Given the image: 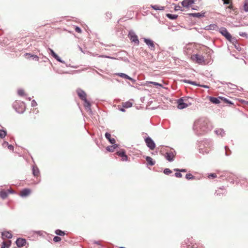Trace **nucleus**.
<instances>
[{"mask_svg": "<svg viewBox=\"0 0 248 248\" xmlns=\"http://www.w3.org/2000/svg\"><path fill=\"white\" fill-rule=\"evenodd\" d=\"M10 192H11V191L9 189L7 190H1L0 191V197L2 199H5L7 197L8 193Z\"/></svg>", "mask_w": 248, "mask_h": 248, "instance_id": "2eb2a0df", "label": "nucleus"}, {"mask_svg": "<svg viewBox=\"0 0 248 248\" xmlns=\"http://www.w3.org/2000/svg\"><path fill=\"white\" fill-rule=\"evenodd\" d=\"M220 100H222L225 103L230 104H233L231 101L227 100L226 98L223 97H218L217 98L214 97H210V101L214 104H219L220 103Z\"/></svg>", "mask_w": 248, "mask_h": 248, "instance_id": "423d86ee", "label": "nucleus"}, {"mask_svg": "<svg viewBox=\"0 0 248 248\" xmlns=\"http://www.w3.org/2000/svg\"><path fill=\"white\" fill-rule=\"evenodd\" d=\"M55 233L60 236H63L65 234V232L60 230H56Z\"/></svg>", "mask_w": 248, "mask_h": 248, "instance_id": "72a5a7b5", "label": "nucleus"}, {"mask_svg": "<svg viewBox=\"0 0 248 248\" xmlns=\"http://www.w3.org/2000/svg\"><path fill=\"white\" fill-rule=\"evenodd\" d=\"M49 50L50 51L51 55L53 56V57L55 59H56L57 60L60 62L61 60H60V58L59 57V56L58 55H57L52 49L49 48Z\"/></svg>", "mask_w": 248, "mask_h": 248, "instance_id": "393cba45", "label": "nucleus"}, {"mask_svg": "<svg viewBox=\"0 0 248 248\" xmlns=\"http://www.w3.org/2000/svg\"><path fill=\"white\" fill-rule=\"evenodd\" d=\"M175 176L177 178H181L182 177V174L179 171L175 173Z\"/></svg>", "mask_w": 248, "mask_h": 248, "instance_id": "37998d69", "label": "nucleus"}, {"mask_svg": "<svg viewBox=\"0 0 248 248\" xmlns=\"http://www.w3.org/2000/svg\"><path fill=\"white\" fill-rule=\"evenodd\" d=\"M10 245V241L8 242H3L1 248H8Z\"/></svg>", "mask_w": 248, "mask_h": 248, "instance_id": "473e14b6", "label": "nucleus"}, {"mask_svg": "<svg viewBox=\"0 0 248 248\" xmlns=\"http://www.w3.org/2000/svg\"><path fill=\"white\" fill-rule=\"evenodd\" d=\"M227 149H228V147H225V150H227Z\"/></svg>", "mask_w": 248, "mask_h": 248, "instance_id": "5fc2aeb1", "label": "nucleus"}, {"mask_svg": "<svg viewBox=\"0 0 248 248\" xmlns=\"http://www.w3.org/2000/svg\"><path fill=\"white\" fill-rule=\"evenodd\" d=\"M147 84H152L156 86L157 87H163L162 85L161 84H160L159 83L156 82H153V81H147Z\"/></svg>", "mask_w": 248, "mask_h": 248, "instance_id": "bb28decb", "label": "nucleus"}, {"mask_svg": "<svg viewBox=\"0 0 248 248\" xmlns=\"http://www.w3.org/2000/svg\"><path fill=\"white\" fill-rule=\"evenodd\" d=\"M244 10L246 12H248V0H245V1Z\"/></svg>", "mask_w": 248, "mask_h": 248, "instance_id": "c9c22d12", "label": "nucleus"}, {"mask_svg": "<svg viewBox=\"0 0 248 248\" xmlns=\"http://www.w3.org/2000/svg\"><path fill=\"white\" fill-rule=\"evenodd\" d=\"M164 173L165 174H167V175H169L170 174V173H172V171L170 170L169 169H165L164 170Z\"/></svg>", "mask_w": 248, "mask_h": 248, "instance_id": "4c0bfd02", "label": "nucleus"}, {"mask_svg": "<svg viewBox=\"0 0 248 248\" xmlns=\"http://www.w3.org/2000/svg\"><path fill=\"white\" fill-rule=\"evenodd\" d=\"M128 36L131 42H133L137 45H139V41L138 37L133 31H129Z\"/></svg>", "mask_w": 248, "mask_h": 248, "instance_id": "0eeeda50", "label": "nucleus"}, {"mask_svg": "<svg viewBox=\"0 0 248 248\" xmlns=\"http://www.w3.org/2000/svg\"><path fill=\"white\" fill-rule=\"evenodd\" d=\"M191 59L194 62L200 64H204L205 61L204 57L200 54H194L191 56Z\"/></svg>", "mask_w": 248, "mask_h": 248, "instance_id": "39448f33", "label": "nucleus"}, {"mask_svg": "<svg viewBox=\"0 0 248 248\" xmlns=\"http://www.w3.org/2000/svg\"><path fill=\"white\" fill-rule=\"evenodd\" d=\"M144 42L151 48V49H154L155 44L153 41L148 39H144Z\"/></svg>", "mask_w": 248, "mask_h": 248, "instance_id": "dca6fc26", "label": "nucleus"}, {"mask_svg": "<svg viewBox=\"0 0 248 248\" xmlns=\"http://www.w3.org/2000/svg\"><path fill=\"white\" fill-rule=\"evenodd\" d=\"M17 93L19 96H24L26 95L25 91L23 89H18L17 91Z\"/></svg>", "mask_w": 248, "mask_h": 248, "instance_id": "7c9ffc66", "label": "nucleus"}, {"mask_svg": "<svg viewBox=\"0 0 248 248\" xmlns=\"http://www.w3.org/2000/svg\"><path fill=\"white\" fill-rule=\"evenodd\" d=\"M61 240V238L59 236H55L53 238V241L55 242H59Z\"/></svg>", "mask_w": 248, "mask_h": 248, "instance_id": "ea45409f", "label": "nucleus"}, {"mask_svg": "<svg viewBox=\"0 0 248 248\" xmlns=\"http://www.w3.org/2000/svg\"><path fill=\"white\" fill-rule=\"evenodd\" d=\"M192 99L187 97H182L177 100V108L182 109L186 108L190 105L192 103L190 101Z\"/></svg>", "mask_w": 248, "mask_h": 248, "instance_id": "f03ea898", "label": "nucleus"}, {"mask_svg": "<svg viewBox=\"0 0 248 248\" xmlns=\"http://www.w3.org/2000/svg\"><path fill=\"white\" fill-rule=\"evenodd\" d=\"M223 1V3L225 4H230L232 2V0H222Z\"/></svg>", "mask_w": 248, "mask_h": 248, "instance_id": "c03bdc74", "label": "nucleus"}, {"mask_svg": "<svg viewBox=\"0 0 248 248\" xmlns=\"http://www.w3.org/2000/svg\"><path fill=\"white\" fill-rule=\"evenodd\" d=\"M207 30H216L217 28V26L216 24H211L209 26H208L206 27Z\"/></svg>", "mask_w": 248, "mask_h": 248, "instance_id": "a878e982", "label": "nucleus"}, {"mask_svg": "<svg viewBox=\"0 0 248 248\" xmlns=\"http://www.w3.org/2000/svg\"><path fill=\"white\" fill-rule=\"evenodd\" d=\"M174 10H175V11H178V10H181L182 11H184V10L182 9L181 7L179 5L176 6L174 8Z\"/></svg>", "mask_w": 248, "mask_h": 248, "instance_id": "a19ab883", "label": "nucleus"}, {"mask_svg": "<svg viewBox=\"0 0 248 248\" xmlns=\"http://www.w3.org/2000/svg\"><path fill=\"white\" fill-rule=\"evenodd\" d=\"M219 32L223 35L227 40L230 41L232 36L225 28H221L219 30Z\"/></svg>", "mask_w": 248, "mask_h": 248, "instance_id": "6e6552de", "label": "nucleus"}, {"mask_svg": "<svg viewBox=\"0 0 248 248\" xmlns=\"http://www.w3.org/2000/svg\"><path fill=\"white\" fill-rule=\"evenodd\" d=\"M75 30H76V31H78V27H76L75 28Z\"/></svg>", "mask_w": 248, "mask_h": 248, "instance_id": "864d4df0", "label": "nucleus"}, {"mask_svg": "<svg viewBox=\"0 0 248 248\" xmlns=\"http://www.w3.org/2000/svg\"><path fill=\"white\" fill-rule=\"evenodd\" d=\"M81 31V29L79 28H78V33L80 32Z\"/></svg>", "mask_w": 248, "mask_h": 248, "instance_id": "603ef678", "label": "nucleus"}, {"mask_svg": "<svg viewBox=\"0 0 248 248\" xmlns=\"http://www.w3.org/2000/svg\"><path fill=\"white\" fill-rule=\"evenodd\" d=\"M184 82H185V83H189V84H192V85L200 86V85L199 84H197L196 82H193V81H191L189 80L185 79V80H184Z\"/></svg>", "mask_w": 248, "mask_h": 248, "instance_id": "f704fd0d", "label": "nucleus"}, {"mask_svg": "<svg viewBox=\"0 0 248 248\" xmlns=\"http://www.w3.org/2000/svg\"><path fill=\"white\" fill-rule=\"evenodd\" d=\"M229 6L228 7V8L229 9H232V2L229 4Z\"/></svg>", "mask_w": 248, "mask_h": 248, "instance_id": "de8ad7c7", "label": "nucleus"}, {"mask_svg": "<svg viewBox=\"0 0 248 248\" xmlns=\"http://www.w3.org/2000/svg\"><path fill=\"white\" fill-rule=\"evenodd\" d=\"M13 107L19 113H23L25 110V105L23 102L16 101L14 103Z\"/></svg>", "mask_w": 248, "mask_h": 248, "instance_id": "20e7f679", "label": "nucleus"}, {"mask_svg": "<svg viewBox=\"0 0 248 248\" xmlns=\"http://www.w3.org/2000/svg\"><path fill=\"white\" fill-rule=\"evenodd\" d=\"M151 6L153 9L155 10L162 11V10H164V7L159 5H152Z\"/></svg>", "mask_w": 248, "mask_h": 248, "instance_id": "5701e85b", "label": "nucleus"}, {"mask_svg": "<svg viewBox=\"0 0 248 248\" xmlns=\"http://www.w3.org/2000/svg\"><path fill=\"white\" fill-rule=\"evenodd\" d=\"M24 56L26 59H29L30 58H32V59L33 60H34L35 61H38V60H39V57L37 55H31L30 53H26L24 55Z\"/></svg>", "mask_w": 248, "mask_h": 248, "instance_id": "6ab92c4d", "label": "nucleus"}, {"mask_svg": "<svg viewBox=\"0 0 248 248\" xmlns=\"http://www.w3.org/2000/svg\"><path fill=\"white\" fill-rule=\"evenodd\" d=\"M202 86L204 87V88H208V87L207 85H202Z\"/></svg>", "mask_w": 248, "mask_h": 248, "instance_id": "3c124183", "label": "nucleus"}, {"mask_svg": "<svg viewBox=\"0 0 248 248\" xmlns=\"http://www.w3.org/2000/svg\"><path fill=\"white\" fill-rule=\"evenodd\" d=\"M6 131L3 130H0V138L3 139L6 136Z\"/></svg>", "mask_w": 248, "mask_h": 248, "instance_id": "2f4dec72", "label": "nucleus"}, {"mask_svg": "<svg viewBox=\"0 0 248 248\" xmlns=\"http://www.w3.org/2000/svg\"><path fill=\"white\" fill-rule=\"evenodd\" d=\"M106 138L109 140L111 144H114L115 143V140L114 138H111V135L108 133L105 134Z\"/></svg>", "mask_w": 248, "mask_h": 248, "instance_id": "4be33fe9", "label": "nucleus"}, {"mask_svg": "<svg viewBox=\"0 0 248 248\" xmlns=\"http://www.w3.org/2000/svg\"><path fill=\"white\" fill-rule=\"evenodd\" d=\"M208 177L209 178H215L217 177V175L216 173H211V174H209Z\"/></svg>", "mask_w": 248, "mask_h": 248, "instance_id": "58836bf2", "label": "nucleus"}, {"mask_svg": "<svg viewBox=\"0 0 248 248\" xmlns=\"http://www.w3.org/2000/svg\"><path fill=\"white\" fill-rule=\"evenodd\" d=\"M7 146H8V148L9 149L12 150V151L14 150V147L13 145L9 144Z\"/></svg>", "mask_w": 248, "mask_h": 248, "instance_id": "a18cd8bd", "label": "nucleus"}, {"mask_svg": "<svg viewBox=\"0 0 248 248\" xmlns=\"http://www.w3.org/2000/svg\"><path fill=\"white\" fill-rule=\"evenodd\" d=\"M32 106L34 107L36 105V103L34 100H32L31 102Z\"/></svg>", "mask_w": 248, "mask_h": 248, "instance_id": "49530a36", "label": "nucleus"}, {"mask_svg": "<svg viewBox=\"0 0 248 248\" xmlns=\"http://www.w3.org/2000/svg\"><path fill=\"white\" fill-rule=\"evenodd\" d=\"M186 177L187 180H190L194 178V176L191 173H187L186 175Z\"/></svg>", "mask_w": 248, "mask_h": 248, "instance_id": "e433bc0d", "label": "nucleus"}, {"mask_svg": "<svg viewBox=\"0 0 248 248\" xmlns=\"http://www.w3.org/2000/svg\"><path fill=\"white\" fill-rule=\"evenodd\" d=\"M78 97L83 101V104L85 109L87 111H91V104L90 100L87 98V94L83 91H78Z\"/></svg>", "mask_w": 248, "mask_h": 248, "instance_id": "f257e3e1", "label": "nucleus"}, {"mask_svg": "<svg viewBox=\"0 0 248 248\" xmlns=\"http://www.w3.org/2000/svg\"><path fill=\"white\" fill-rule=\"evenodd\" d=\"M118 147V146L116 144H114L113 146H108L107 148V150L108 151L113 152L114 151V149L116 147Z\"/></svg>", "mask_w": 248, "mask_h": 248, "instance_id": "cd10ccee", "label": "nucleus"}, {"mask_svg": "<svg viewBox=\"0 0 248 248\" xmlns=\"http://www.w3.org/2000/svg\"><path fill=\"white\" fill-rule=\"evenodd\" d=\"M119 109H120V110H121L122 111H125V110L123 108H121Z\"/></svg>", "mask_w": 248, "mask_h": 248, "instance_id": "8fccbe9b", "label": "nucleus"}, {"mask_svg": "<svg viewBox=\"0 0 248 248\" xmlns=\"http://www.w3.org/2000/svg\"><path fill=\"white\" fill-rule=\"evenodd\" d=\"M132 104L130 102H126L123 104V107L125 108H129L132 107Z\"/></svg>", "mask_w": 248, "mask_h": 248, "instance_id": "c756f323", "label": "nucleus"}, {"mask_svg": "<svg viewBox=\"0 0 248 248\" xmlns=\"http://www.w3.org/2000/svg\"><path fill=\"white\" fill-rule=\"evenodd\" d=\"M194 2L195 0H184L182 2V5L184 7L188 8Z\"/></svg>", "mask_w": 248, "mask_h": 248, "instance_id": "f8f14e48", "label": "nucleus"}, {"mask_svg": "<svg viewBox=\"0 0 248 248\" xmlns=\"http://www.w3.org/2000/svg\"><path fill=\"white\" fill-rule=\"evenodd\" d=\"M166 16L171 19H175L178 17V16L176 15H172L170 14H167Z\"/></svg>", "mask_w": 248, "mask_h": 248, "instance_id": "c85d7f7f", "label": "nucleus"}, {"mask_svg": "<svg viewBox=\"0 0 248 248\" xmlns=\"http://www.w3.org/2000/svg\"><path fill=\"white\" fill-rule=\"evenodd\" d=\"M1 235H2V238L3 239L4 238H11L12 237V233L10 232H7V231L3 232L1 234Z\"/></svg>", "mask_w": 248, "mask_h": 248, "instance_id": "aec40b11", "label": "nucleus"}, {"mask_svg": "<svg viewBox=\"0 0 248 248\" xmlns=\"http://www.w3.org/2000/svg\"><path fill=\"white\" fill-rule=\"evenodd\" d=\"M16 243L18 247H22L25 245L26 241L25 239L18 238L16 240Z\"/></svg>", "mask_w": 248, "mask_h": 248, "instance_id": "4468645a", "label": "nucleus"}, {"mask_svg": "<svg viewBox=\"0 0 248 248\" xmlns=\"http://www.w3.org/2000/svg\"><path fill=\"white\" fill-rule=\"evenodd\" d=\"M32 191L30 188H24L20 191L19 195L22 197H26L29 196Z\"/></svg>", "mask_w": 248, "mask_h": 248, "instance_id": "9b49d317", "label": "nucleus"}, {"mask_svg": "<svg viewBox=\"0 0 248 248\" xmlns=\"http://www.w3.org/2000/svg\"><path fill=\"white\" fill-rule=\"evenodd\" d=\"M209 124L207 120L201 119L195 123L196 128H199L202 131L206 132L208 130Z\"/></svg>", "mask_w": 248, "mask_h": 248, "instance_id": "7ed1b4c3", "label": "nucleus"}, {"mask_svg": "<svg viewBox=\"0 0 248 248\" xmlns=\"http://www.w3.org/2000/svg\"><path fill=\"white\" fill-rule=\"evenodd\" d=\"M8 145H9L8 142H7L6 141H4L3 144V146H8Z\"/></svg>", "mask_w": 248, "mask_h": 248, "instance_id": "09e8293b", "label": "nucleus"}, {"mask_svg": "<svg viewBox=\"0 0 248 248\" xmlns=\"http://www.w3.org/2000/svg\"><path fill=\"white\" fill-rule=\"evenodd\" d=\"M32 173L35 177H38L40 175V171L36 166H33L32 168Z\"/></svg>", "mask_w": 248, "mask_h": 248, "instance_id": "412c9836", "label": "nucleus"}, {"mask_svg": "<svg viewBox=\"0 0 248 248\" xmlns=\"http://www.w3.org/2000/svg\"><path fill=\"white\" fill-rule=\"evenodd\" d=\"M116 75L119 76V77H120L121 78H124L133 81V82H134L135 81V80H134L132 78H130L129 76H128V75H127L125 74L122 73H119L116 74Z\"/></svg>", "mask_w": 248, "mask_h": 248, "instance_id": "f3484780", "label": "nucleus"}, {"mask_svg": "<svg viewBox=\"0 0 248 248\" xmlns=\"http://www.w3.org/2000/svg\"><path fill=\"white\" fill-rule=\"evenodd\" d=\"M116 154L122 157V161H128V156L125 154V152L124 149H121L116 153Z\"/></svg>", "mask_w": 248, "mask_h": 248, "instance_id": "9d476101", "label": "nucleus"}, {"mask_svg": "<svg viewBox=\"0 0 248 248\" xmlns=\"http://www.w3.org/2000/svg\"><path fill=\"white\" fill-rule=\"evenodd\" d=\"M174 156H175V155H174L173 153L172 152L166 153L165 155V157L169 161H173L174 159Z\"/></svg>", "mask_w": 248, "mask_h": 248, "instance_id": "ddd939ff", "label": "nucleus"}, {"mask_svg": "<svg viewBox=\"0 0 248 248\" xmlns=\"http://www.w3.org/2000/svg\"><path fill=\"white\" fill-rule=\"evenodd\" d=\"M174 171H179V172H186V169H174Z\"/></svg>", "mask_w": 248, "mask_h": 248, "instance_id": "79ce46f5", "label": "nucleus"}, {"mask_svg": "<svg viewBox=\"0 0 248 248\" xmlns=\"http://www.w3.org/2000/svg\"><path fill=\"white\" fill-rule=\"evenodd\" d=\"M204 14H205V12H203V13H190V14H188V15L189 16H191L196 17H198V18H200V17H204Z\"/></svg>", "mask_w": 248, "mask_h": 248, "instance_id": "a211bd4d", "label": "nucleus"}, {"mask_svg": "<svg viewBox=\"0 0 248 248\" xmlns=\"http://www.w3.org/2000/svg\"><path fill=\"white\" fill-rule=\"evenodd\" d=\"M146 161L147 162V164L151 166H153L155 164V161L153 160V159L150 156H147L146 157Z\"/></svg>", "mask_w": 248, "mask_h": 248, "instance_id": "b1692460", "label": "nucleus"}, {"mask_svg": "<svg viewBox=\"0 0 248 248\" xmlns=\"http://www.w3.org/2000/svg\"><path fill=\"white\" fill-rule=\"evenodd\" d=\"M145 142L147 146L151 149L154 150L155 147V144L151 138L148 137L145 139Z\"/></svg>", "mask_w": 248, "mask_h": 248, "instance_id": "1a4fd4ad", "label": "nucleus"}]
</instances>
